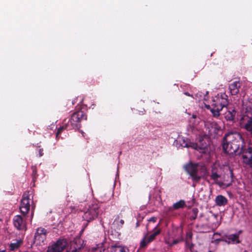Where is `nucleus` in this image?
Returning a JSON list of instances; mask_svg holds the SVG:
<instances>
[{
  "instance_id": "1",
  "label": "nucleus",
  "mask_w": 252,
  "mask_h": 252,
  "mask_svg": "<svg viewBox=\"0 0 252 252\" xmlns=\"http://www.w3.org/2000/svg\"><path fill=\"white\" fill-rule=\"evenodd\" d=\"M87 115L82 110H79L73 113L70 119L66 123L68 126V130L79 129L81 127V122L82 120H86Z\"/></svg>"
},
{
  "instance_id": "2",
  "label": "nucleus",
  "mask_w": 252,
  "mask_h": 252,
  "mask_svg": "<svg viewBox=\"0 0 252 252\" xmlns=\"http://www.w3.org/2000/svg\"><path fill=\"white\" fill-rule=\"evenodd\" d=\"M183 146L187 148L190 147L202 154L209 153L210 150L207 140L203 138H199L198 141L196 143L188 142Z\"/></svg>"
},
{
  "instance_id": "3",
  "label": "nucleus",
  "mask_w": 252,
  "mask_h": 252,
  "mask_svg": "<svg viewBox=\"0 0 252 252\" xmlns=\"http://www.w3.org/2000/svg\"><path fill=\"white\" fill-rule=\"evenodd\" d=\"M184 168L191 177L193 181L198 182L201 180V176L198 175V163L190 161L184 165Z\"/></svg>"
},
{
  "instance_id": "4",
  "label": "nucleus",
  "mask_w": 252,
  "mask_h": 252,
  "mask_svg": "<svg viewBox=\"0 0 252 252\" xmlns=\"http://www.w3.org/2000/svg\"><path fill=\"white\" fill-rule=\"evenodd\" d=\"M99 207L97 204H92L84 213L83 218L88 222L95 220L99 214Z\"/></svg>"
},
{
  "instance_id": "5",
  "label": "nucleus",
  "mask_w": 252,
  "mask_h": 252,
  "mask_svg": "<svg viewBox=\"0 0 252 252\" xmlns=\"http://www.w3.org/2000/svg\"><path fill=\"white\" fill-rule=\"evenodd\" d=\"M223 101L220 102L217 98L213 100V103L212 104V109L211 110V112L214 117H219L220 115V111L228 105V101L226 99Z\"/></svg>"
},
{
  "instance_id": "6",
  "label": "nucleus",
  "mask_w": 252,
  "mask_h": 252,
  "mask_svg": "<svg viewBox=\"0 0 252 252\" xmlns=\"http://www.w3.org/2000/svg\"><path fill=\"white\" fill-rule=\"evenodd\" d=\"M158 224L153 230V233L149 236L146 235L140 242V248H145L147 245L153 242L156 238V236L159 235L161 232L160 229L158 228Z\"/></svg>"
},
{
  "instance_id": "7",
  "label": "nucleus",
  "mask_w": 252,
  "mask_h": 252,
  "mask_svg": "<svg viewBox=\"0 0 252 252\" xmlns=\"http://www.w3.org/2000/svg\"><path fill=\"white\" fill-rule=\"evenodd\" d=\"M177 231L178 232V235L176 238L174 239L175 237L169 236L164 239L165 243L169 247H171L184 241L183 229H178Z\"/></svg>"
},
{
  "instance_id": "8",
  "label": "nucleus",
  "mask_w": 252,
  "mask_h": 252,
  "mask_svg": "<svg viewBox=\"0 0 252 252\" xmlns=\"http://www.w3.org/2000/svg\"><path fill=\"white\" fill-rule=\"evenodd\" d=\"M234 175L233 172V169L230 167L228 168V170L226 172L224 176V181L217 182V184L220 187L222 188H227L232 185L234 182Z\"/></svg>"
},
{
  "instance_id": "9",
  "label": "nucleus",
  "mask_w": 252,
  "mask_h": 252,
  "mask_svg": "<svg viewBox=\"0 0 252 252\" xmlns=\"http://www.w3.org/2000/svg\"><path fill=\"white\" fill-rule=\"evenodd\" d=\"M66 246L67 242L65 240H59L54 244L49 246L46 252H62Z\"/></svg>"
},
{
  "instance_id": "10",
  "label": "nucleus",
  "mask_w": 252,
  "mask_h": 252,
  "mask_svg": "<svg viewBox=\"0 0 252 252\" xmlns=\"http://www.w3.org/2000/svg\"><path fill=\"white\" fill-rule=\"evenodd\" d=\"M47 231L44 228L39 227L36 229L34 239L37 245H41L46 239Z\"/></svg>"
},
{
  "instance_id": "11",
  "label": "nucleus",
  "mask_w": 252,
  "mask_h": 252,
  "mask_svg": "<svg viewBox=\"0 0 252 252\" xmlns=\"http://www.w3.org/2000/svg\"><path fill=\"white\" fill-rule=\"evenodd\" d=\"M30 208V199L29 195L27 193H24L22 199L21 201L20 209L23 215L27 214Z\"/></svg>"
},
{
  "instance_id": "12",
  "label": "nucleus",
  "mask_w": 252,
  "mask_h": 252,
  "mask_svg": "<svg viewBox=\"0 0 252 252\" xmlns=\"http://www.w3.org/2000/svg\"><path fill=\"white\" fill-rule=\"evenodd\" d=\"M84 241L79 238H75L72 242L70 251L68 252H79L82 248Z\"/></svg>"
},
{
  "instance_id": "13",
  "label": "nucleus",
  "mask_w": 252,
  "mask_h": 252,
  "mask_svg": "<svg viewBox=\"0 0 252 252\" xmlns=\"http://www.w3.org/2000/svg\"><path fill=\"white\" fill-rule=\"evenodd\" d=\"M13 224L14 226L19 230H26V225L24 222L22 217L20 215H16L14 217Z\"/></svg>"
},
{
  "instance_id": "14",
  "label": "nucleus",
  "mask_w": 252,
  "mask_h": 252,
  "mask_svg": "<svg viewBox=\"0 0 252 252\" xmlns=\"http://www.w3.org/2000/svg\"><path fill=\"white\" fill-rule=\"evenodd\" d=\"M241 233V231H239L237 233L225 235L223 237L224 239L222 240L228 244H239L240 243L239 235Z\"/></svg>"
},
{
  "instance_id": "15",
  "label": "nucleus",
  "mask_w": 252,
  "mask_h": 252,
  "mask_svg": "<svg viewBox=\"0 0 252 252\" xmlns=\"http://www.w3.org/2000/svg\"><path fill=\"white\" fill-rule=\"evenodd\" d=\"M242 83L239 81H235L229 85V90L231 95H235L239 94Z\"/></svg>"
},
{
  "instance_id": "16",
  "label": "nucleus",
  "mask_w": 252,
  "mask_h": 252,
  "mask_svg": "<svg viewBox=\"0 0 252 252\" xmlns=\"http://www.w3.org/2000/svg\"><path fill=\"white\" fill-rule=\"evenodd\" d=\"M226 111L224 113V117L228 121H233L236 116V111L234 108L225 107Z\"/></svg>"
},
{
  "instance_id": "17",
  "label": "nucleus",
  "mask_w": 252,
  "mask_h": 252,
  "mask_svg": "<svg viewBox=\"0 0 252 252\" xmlns=\"http://www.w3.org/2000/svg\"><path fill=\"white\" fill-rule=\"evenodd\" d=\"M215 202L216 204L218 206H223L227 204V199L225 196L219 195L216 196Z\"/></svg>"
},
{
  "instance_id": "18",
  "label": "nucleus",
  "mask_w": 252,
  "mask_h": 252,
  "mask_svg": "<svg viewBox=\"0 0 252 252\" xmlns=\"http://www.w3.org/2000/svg\"><path fill=\"white\" fill-rule=\"evenodd\" d=\"M112 252H129V249L123 246H112L111 247Z\"/></svg>"
},
{
  "instance_id": "19",
  "label": "nucleus",
  "mask_w": 252,
  "mask_h": 252,
  "mask_svg": "<svg viewBox=\"0 0 252 252\" xmlns=\"http://www.w3.org/2000/svg\"><path fill=\"white\" fill-rule=\"evenodd\" d=\"M244 127L247 131L252 133V117H248Z\"/></svg>"
},
{
  "instance_id": "20",
  "label": "nucleus",
  "mask_w": 252,
  "mask_h": 252,
  "mask_svg": "<svg viewBox=\"0 0 252 252\" xmlns=\"http://www.w3.org/2000/svg\"><path fill=\"white\" fill-rule=\"evenodd\" d=\"M23 241L21 240H17L16 242L11 243L9 245L10 250L12 251L17 250L22 244Z\"/></svg>"
},
{
  "instance_id": "21",
  "label": "nucleus",
  "mask_w": 252,
  "mask_h": 252,
  "mask_svg": "<svg viewBox=\"0 0 252 252\" xmlns=\"http://www.w3.org/2000/svg\"><path fill=\"white\" fill-rule=\"evenodd\" d=\"M185 202L183 200H180L178 202L175 203L172 206V209L178 210L183 208L185 206Z\"/></svg>"
},
{
  "instance_id": "22",
  "label": "nucleus",
  "mask_w": 252,
  "mask_h": 252,
  "mask_svg": "<svg viewBox=\"0 0 252 252\" xmlns=\"http://www.w3.org/2000/svg\"><path fill=\"white\" fill-rule=\"evenodd\" d=\"M65 129H68V126L65 123H63V126L58 128L56 133V137L57 138L59 135L62 133V131Z\"/></svg>"
},
{
  "instance_id": "23",
  "label": "nucleus",
  "mask_w": 252,
  "mask_h": 252,
  "mask_svg": "<svg viewBox=\"0 0 252 252\" xmlns=\"http://www.w3.org/2000/svg\"><path fill=\"white\" fill-rule=\"evenodd\" d=\"M211 126L212 127V129L209 130V133L210 134H212V130L213 129V132L214 133H216L217 131L220 130V127L219 126V125L217 123H213L211 124Z\"/></svg>"
},
{
  "instance_id": "24",
  "label": "nucleus",
  "mask_w": 252,
  "mask_h": 252,
  "mask_svg": "<svg viewBox=\"0 0 252 252\" xmlns=\"http://www.w3.org/2000/svg\"><path fill=\"white\" fill-rule=\"evenodd\" d=\"M191 213H192V215L190 217V220H194L196 219L197 215H198V209L195 208H193L191 211Z\"/></svg>"
},
{
  "instance_id": "25",
  "label": "nucleus",
  "mask_w": 252,
  "mask_h": 252,
  "mask_svg": "<svg viewBox=\"0 0 252 252\" xmlns=\"http://www.w3.org/2000/svg\"><path fill=\"white\" fill-rule=\"evenodd\" d=\"M32 181L35 182V180L36 179L38 175L37 174V169L35 166H32Z\"/></svg>"
},
{
  "instance_id": "26",
  "label": "nucleus",
  "mask_w": 252,
  "mask_h": 252,
  "mask_svg": "<svg viewBox=\"0 0 252 252\" xmlns=\"http://www.w3.org/2000/svg\"><path fill=\"white\" fill-rule=\"evenodd\" d=\"M220 177V175H219L217 172L214 171L212 172V174L211 175V179L214 180L216 182V183H217L216 181Z\"/></svg>"
},
{
  "instance_id": "27",
  "label": "nucleus",
  "mask_w": 252,
  "mask_h": 252,
  "mask_svg": "<svg viewBox=\"0 0 252 252\" xmlns=\"http://www.w3.org/2000/svg\"><path fill=\"white\" fill-rule=\"evenodd\" d=\"M219 100H220V102L223 101V100L226 99V100H228L227 98V95L225 94H221L220 96H218L217 98Z\"/></svg>"
},
{
  "instance_id": "28",
  "label": "nucleus",
  "mask_w": 252,
  "mask_h": 252,
  "mask_svg": "<svg viewBox=\"0 0 252 252\" xmlns=\"http://www.w3.org/2000/svg\"><path fill=\"white\" fill-rule=\"evenodd\" d=\"M192 238V233L191 231H188L186 233V239L190 240Z\"/></svg>"
},
{
  "instance_id": "29",
  "label": "nucleus",
  "mask_w": 252,
  "mask_h": 252,
  "mask_svg": "<svg viewBox=\"0 0 252 252\" xmlns=\"http://www.w3.org/2000/svg\"><path fill=\"white\" fill-rule=\"evenodd\" d=\"M157 218L155 217H151L148 220L149 221H152L153 222H155L157 221Z\"/></svg>"
},
{
  "instance_id": "30",
  "label": "nucleus",
  "mask_w": 252,
  "mask_h": 252,
  "mask_svg": "<svg viewBox=\"0 0 252 252\" xmlns=\"http://www.w3.org/2000/svg\"><path fill=\"white\" fill-rule=\"evenodd\" d=\"M38 153L39 157H42L44 154L43 150L42 149H39Z\"/></svg>"
},
{
  "instance_id": "31",
  "label": "nucleus",
  "mask_w": 252,
  "mask_h": 252,
  "mask_svg": "<svg viewBox=\"0 0 252 252\" xmlns=\"http://www.w3.org/2000/svg\"><path fill=\"white\" fill-rule=\"evenodd\" d=\"M205 107L207 109L210 110V111L212 109V106H211L209 105H206Z\"/></svg>"
},
{
  "instance_id": "32",
  "label": "nucleus",
  "mask_w": 252,
  "mask_h": 252,
  "mask_svg": "<svg viewBox=\"0 0 252 252\" xmlns=\"http://www.w3.org/2000/svg\"><path fill=\"white\" fill-rule=\"evenodd\" d=\"M93 252H101L100 250L98 249H94L93 250Z\"/></svg>"
},
{
  "instance_id": "33",
  "label": "nucleus",
  "mask_w": 252,
  "mask_h": 252,
  "mask_svg": "<svg viewBox=\"0 0 252 252\" xmlns=\"http://www.w3.org/2000/svg\"><path fill=\"white\" fill-rule=\"evenodd\" d=\"M184 94L187 96H192V95H191L188 92H185L184 93Z\"/></svg>"
},
{
  "instance_id": "34",
  "label": "nucleus",
  "mask_w": 252,
  "mask_h": 252,
  "mask_svg": "<svg viewBox=\"0 0 252 252\" xmlns=\"http://www.w3.org/2000/svg\"><path fill=\"white\" fill-rule=\"evenodd\" d=\"M193 244H191L190 245V246H189V248L190 249V250L191 251V249L193 248Z\"/></svg>"
},
{
  "instance_id": "35",
  "label": "nucleus",
  "mask_w": 252,
  "mask_h": 252,
  "mask_svg": "<svg viewBox=\"0 0 252 252\" xmlns=\"http://www.w3.org/2000/svg\"><path fill=\"white\" fill-rule=\"evenodd\" d=\"M120 222L121 224V225H123L124 224V220H121Z\"/></svg>"
},
{
  "instance_id": "36",
  "label": "nucleus",
  "mask_w": 252,
  "mask_h": 252,
  "mask_svg": "<svg viewBox=\"0 0 252 252\" xmlns=\"http://www.w3.org/2000/svg\"><path fill=\"white\" fill-rule=\"evenodd\" d=\"M192 117L194 119L196 118V116L195 115H192Z\"/></svg>"
},
{
  "instance_id": "37",
  "label": "nucleus",
  "mask_w": 252,
  "mask_h": 252,
  "mask_svg": "<svg viewBox=\"0 0 252 252\" xmlns=\"http://www.w3.org/2000/svg\"><path fill=\"white\" fill-rule=\"evenodd\" d=\"M139 225V222H137V223H136V227H138Z\"/></svg>"
},
{
  "instance_id": "38",
  "label": "nucleus",
  "mask_w": 252,
  "mask_h": 252,
  "mask_svg": "<svg viewBox=\"0 0 252 252\" xmlns=\"http://www.w3.org/2000/svg\"><path fill=\"white\" fill-rule=\"evenodd\" d=\"M0 252H5V250H0Z\"/></svg>"
},
{
  "instance_id": "39",
  "label": "nucleus",
  "mask_w": 252,
  "mask_h": 252,
  "mask_svg": "<svg viewBox=\"0 0 252 252\" xmlns=\"http://www.w3.org/2000/svg\"><path fill=\"white\" fill-rule=\"evenodd\" d=\"M192 205H193V202L191 203L190 205L189 206H192Z\"/></svg>"
},
{
  "instance_id": "40",
  "label": "nucleus",
  "mask_w": 252,
  "mask_h": 252,
  "mask_svg": "<svg viewBox=\"0 0 252 252\" xmlns=\"http://www.w3.org/2000/svg\"><path fill=\"white\" fill-rule=\"evenodd\" d=\"M208 252H212L211 251H209Z\"/></svg>"
}]
</instances>
